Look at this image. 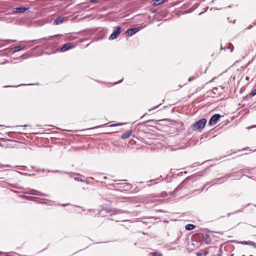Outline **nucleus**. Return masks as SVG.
Masks as SVG:
<instances>
[{
	"label": "nucleus",
	"mask_w": 256,
	"mask_h": 256,
	"mask_svg": "<svg viewBox=\"0 0 256 256\" xmlns=\"http://www.w3.org/2000/svg\"><path fill=\"white\" fill-rule=\"evenodd\" d=\"M206 122V118H202L192 125L193 130H202L204 128Z\"/></svg>",
	"instance_id": "obj_1"
},
{
	"label": "nucleus",
	"mask_w": 256,
	"mask_h": 256,
	"mask_svg": "<svg viewBox=\"0 0 256 256\" xmlns=\"http://www.w3.org/2000/svg\"><path fill=\"white\" fill-rule=\"evenodd\" d=\"M122 28L120 26H116L112 34L108 38L110 40H113L116 38L120 33Z\"/></svg>",
	"instance_id": "obj_2"
},
{
	"label": "nucleus",
	"mask_w": 256,
	"mask_h": 256,
	"mask_svg": "<svg viewBox=\"0 0 256 256\" xmlns=\"http://www.w3.org/2000/svg\"><path fill=\"white\" fill-rule=\"evenodd\" d=\"M220 118V114H214L210 118L208 124L210 125H214L216 124Z\"/></svg>",
	"instance_id": "obj_3"
},
{
	"label": "nucleus",
	"mask_w": 256,
	"mask_h": 256,
	"mask_svg": "<svg viewBox=\"0 0 256 256\" xmlns=\"http://www.w3.org/2000/svg\"><path fill=\"white\" fill-rule=\"evenodd\" d=\"M74 44L72 42H68L64 44L60 48L62 52H64L74 47Z\"/></svg>",
	"instance_id": "obj_4"
},
{
	"label": "nucleus",
	"mask_w": 256,
	"mask_h": 256,
	"mask_svg": "<svg viewBox=\"0 0 256 256\" xmlns=\"http://www.w3.org/2000/svg\"><path fill=\"white\" fill-rule=\"evenodd\" d=\"M138 28H128L126 30V34L128 36H132L134 34H135L136 32H138Z\"/></svg>",
	"instance_id": "obj_5"
},
{
	"label": "nucleus",
	"mask_w": 256,
	"mask_h": 256,
	"mask_svg": "<svg viewBox=\"0 0 256 256\" xmlns=\"http://www.w3.org/2000/svg\"><path fill=\"white\" fill-rule=\"evenodd\" d=\"M27 10H28V8L26 7H18L14 8V12L18 13H23Z\"/></svg>",
	"instance_id": "obj_6"
},
{
	"label": "nucleus",
	"mask_w": 256,
	"mask_h": 256,
	"mask_svg": "<svg viewBox=\"0 0 256 256\" xmlns=\"http://www.w3.org/2000/svg\"><path fill=\"white\" fill-rule=\"evenodd\" d=\"M65 20L64 17H58L54 22V24L55 25H58L64 22Z\"/></svg>",
	"instance_id": "obj_7"
},
{
	"label": "nucleus",
	"mask_w": 256,
	"mask_h": 256,
	"mask_svg": "<svg viewBox=\"0 0 256 256\" xmlns=\"http://www.w3.org/2000/svg\"><path fill=\"white\" fill-rule=\"evenodd\" d=\"M132 134V132L129 130L123 133L121 136V138L124 140H126L130 137Z\"/></svg>",
	"instance_id": "obj_8"
},
{
	"label": "nucleus",
	"mask_w": 256,
	"mask_h": 256,
	"mask_svg": "<svg viewBox=\"0 0 256 256\" xmlns=\"http://www.w3.org/2000/svg\"><path fill=\"white\" fill-rule=\"evenodd\" d=\"M29 194H33V195H36V196H47L46 194H42V192L38 191V190H31L30 192H29Z\"/></svg>",
	"instance_id": "obj_9"
},
{
	"label": "nucleus",
	"mask_w": 256,
	"mask_h": 256,
	"mask_svg": "<svg viewBox=\"0 0 256 256\" xmlns=\"http://www.w3.org/2000/svg\"><path fill=\"white\" fill-rule=\"evenodd\" d=\"M194 228L195 226L192 224H188L185 226L186 229L188 230H192Z\"/></svg>",
	"instance_id": "obj_10"
},
{
	"label": "nucleus",
	"mask_w": 256,
	"mask_h": 256,
	"mask_svg": "<svg viewBox=\"0 0 256 256\" xmlns=\"http://www.w3.org/2000/svg\"><path fill=\"white\" fill-rule=\"evenodd\" d=\"M166 1L167 0H154V4L158 6Z\"/></svg>",
	"instance_id": "obj_11"
},
{
	"label": "nucleus",
	"mask_w": 256,
	"mask_h": 256,
	"mask_svg": "<svg viewBox=\"0 0 256 256\" xmlns=\"http://www.w3.org/2000/svg\"><path fill=\"white\" fill-rule=\"evenodd\" d=\"M52 36H49V37H45L42 38H40L38 40H37V42H42L43 40H49L52 39Z\"/></svg>",
	"instance_id": "obj_12"
},
{
	"label": "nucleus",
	"mask_w": 256,
	"mask_h": 256,
	"mask_svg": "<svg viewBox=\"0 0 256 256\" xmlns=\"http://www.w3.org/2000/svg\"><path fill=\"white\" fill-rule=\"evenodd\" d=\"M24 46H15V47H14V48H13V49H14V52H16L20 51V50H22L24 49Z\"/></svg>",
	"instance_id": "obj_13"
},
{
	"label": "nucleus",
	"mask_w": 256,
	"mask_h": 256,
	"mask_svg": "<svg viewBox=\"0 0 256 256\" xmlns=\"http://www.w3.org/2000/svg\"><path fill=\"white\" fill-rule=\"evenodd\" d=\"M126 212H127L126 211L123 210H116V212H115L116 214H122V213H126Z\"/></svg>",
	"instance_id": "obj_14"
},
{
	"label": "nucleus",
	"mask_w": 256,
	"mask_h": 256,
	"mask_svg": "<svg viewBox=\"0 0 256 256\" xmlns=\"http://www.w3.org/2000/svg\"><path fill=\"white\" fill-rule=\"evenodd\" d=\"M123 124H124V123H122V122L116 123V124H114L110 125V126H122Z\"/></svg>",
	"instance_id": "obj_15"
},
{
	"label": "nucleus",
	"mask_w": 256,
	"mask_h": 256,
	"mask_svg": "<svg viewBox=\"0 0 256 256\" xmlns=\"http://www.w3.org/2000/svg\"><path fill=\"white\" fill-rule=\"evenodd\" d=\"M153 256H162V254L160 253L154 252H152Z\"/></svg>",
	"instance_id": "obj_16"
},
{
	"label": "nucleus",
	"mask_w": 256,
	"mask_h": 256,
	"mask_svg": "<svg viewBox=\"0 0 256 256\" xmlns=\"http://www.w3.org/2000/svg\"><path fill=\"white\" fill-rule=\"evenodd\" d=\"M251 94L252 96L256 95V88L252 90V92H251Z\"/></svg>",
	"instance_id": "obj_17"
},
{
	"label": "nucleus",
	"mask_w": 256,
	"mask_h": 256,
	"mask_svg": "<svg viewBox=\"0 0 256 256\" xmlns=\"http://www.w3.org/2000/svg\"><path fill=\"white\" fill-rule=\"evenodd\" d=\"M74 180H77V181H81V182H83L84 180H82L81 178H78V177H76L74 178Z\"/></svg>",
	"instance_id": "obj_18"
},
{
	"label": "nucleus",
	"mask_w": 256,
	"mask_h": 256,
	"mask_svg": "<svg viewBox=\"0 0 256 256\" xmlns=\"http://www.w3.org/2000/svg\"><path fill=\"white\" fill-rule=\"evenodd\" d=\"M253 26V25H250V26L248 28V29H250L252 28Z\"/></svg>",
	"instance_id": "obj_19"
},
{
	"label": "nucleus",
	"mask_w": 256,
	"mask_h": 256,
	"mask_svg": "<svg viewBox=\"0 0 256 256\" xmlns=\"http://www.w3.org/2000/svg\"><path fill=\"white\" fill-rule=\"evenodd\" d=\"M122 81V80H120V81H119V82H114V84H116L120 83V82Z\"/></svg>",
	"instance_id": "obj_20"
},
{
	"label": "nucleus",
	"mask_w": 256,
	"mask_h": 256,
	"mask_svg": "<svg viewBox=\"0 0 256 256\" xmlns=\"http://www.w3.org/2000/svg\"><path fill=\"white\" fill-rule=\"evenodd\" d=\"M242 244H247V242H242Z\"/></svg>",
	"instance_id": "obj_21"
},
{
	"label": "nucleus",
	"mask_w": 256,
	"mask_h": 256,
	"mask_svg": "<svg viewBox=\"0 0 256 256\" xmlns=\"http://www.w3.org/2000/svg\"><path fill=\"white\" fill-rule=\"evenodd\" d=\"M192 78H188V81L190 82L191 80H192Z\"/></svg>",
	"instance_id": "obj_22"
},
{
	"label": "nucleus",
	"mask_w": 256,
	"mask_h": 256,
	"mask_svg": "<svg viewBox=\"0 0 256 256\" xmlns=\"http://www.w3.org/2000/svg\"><path fill=\"white\" fill-rule=\"evenodd\" d=\"M240 211H241L240 210H238V211H236L235 212H234V214L236 213V212H240Z\"/></svg>",
	"instance_id": "obj_23"
},
{
	"label": "nucleus",
	"mask_w": 256,
	"mask_h": 256,
	"mask_svg": "<svg viewBox=\"0 0 256 256\" xmlns=\"http://www.w3.org/2000/svg\"><path fill=\"white\" fill-rule=\"evenodd\" d=\"M90 2H95L96 0H90Z\"/></svg>",
	"instance_id": "obj_24"
},
{
	"label": "nucleus",
	"mask_w": 256,
	"mask_h": 256,
	"mask_svg": "<svg viewBox=\"0 0 256 256\" xmlns=\"http://www.w3.org/2000/svg\"><path fill=\"white\" fill-rule=\"evenodd\" d=\"M103 178H104V180H106V178H107V177H106V176H104V177Z\"/></svg>",
	"instance_id": "obj_25"
},
{
	"label": "nucleus",
	"mask_w": 256,
	"mask_h": 256,
	"mask_svg": "<svg viewBox=\"0 0 256 256\" xmlns=\"http://www.w3.org/2000/svg\"><path fill=\"white\" fill-rule=\"evenodd\" d=\"M126 186H128V187H129V186H130V184H126Z\"/></svg>",
	"instance_id": "obj_26"
},
{
	"label": "nucleus",
	"mask_w": 256,
	"mask_h": 256,
	"mask_svg": "<svg viewBox=\"0 0 256 256\" xmlns=\"http://www.w3.org/2000/svg\"><path fill=\"white\" fill-rule=\"evenodd\" d=\"M68 204H63L62 206H67Z\"/></svg>",
	"instance_id": "obj_27"
},
{
	"label": "nucleus",
	"mask_w": 256,
	"mask_h": 256,
	"mask_svg": "<svg viewBox=\"0 0 256 256\" xmlns=\"http://www.w3.org/2000/svg\"><path fill=\"white\" fill-rule=\"evenodd\" d=\"M228 216H230V214L228 213Z\"/></svg>",
	"instance_id": "obj_28"
},
{
	"label": "nucleus",
	"mask_w": 256,
	"mask_h": 256,
	"mask_svg": "<svg viewBox=\"0 0 256 256\" xmlns=\"http://www.w3.org/2000/svg\"><path fill=\"white\" fill-rule=\"evenodd\" d=\"M33 199H38V198H33Z\"/></svg>",
	"instance_id": "obj_29"
},
{
	"label": "nucleus",
	"mask_w": 256,
	"mask_h": 256,
	"mask_svg": "<svg viewBox=\"0 0 256 256\" xmlns=\"http://www.w3.org/2000/svg\"><path fill=\"white\" fill-rule=\"evenodd\" d=\"M254 25H256V22L254 24Z\"/></svg>",
	"instance_id": "obj_30"
},
{
	"label": "nucleus",
	"mask_w": 256,
	"mask_h": 256,
	"mask_svg": "<svg viewBox=\"0 0 256 256\" xmlns=\"http://www.w3.org/2000/svg\"><path fill=\"white\" fill-rule=\"evenodd\" d=\"M216 256H220V254H218Z\"/></svg>",
	"instance_id": "obj_31"
},
{
	"label": "nucleus",
	"mask_w": 256,
	"mask_h": 256,
	"mask_svg": "<svg viewBox=\"0 0 256 256\" xmlns=\"http://www.w3.org/2000/svg\"><path fill=\"white\" fill-rule=\"evenodd\" d=\"M254 206L256 207V205H254Z\"/></svg>",
	"instance_id": "obj_32"
},
{
	"label": "nucleus",
	"mask_w": 256,
	"mask_h": 256,
	"mask_svg": "<svg viewBox=\"0 0 256 256\" xmlns=\"http://www.w3.org/2000/svg\"><path fill=\"white\" fill-rule=\"evenodd\" d=\"M0 253H1V252H0Z\"/></svg>",
	"instance_id": "obj_33"
}]
</instances>
